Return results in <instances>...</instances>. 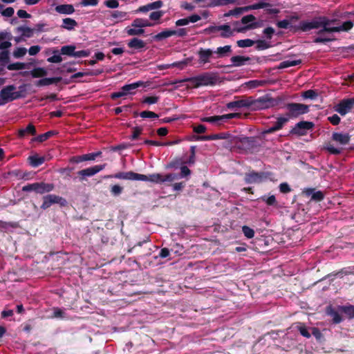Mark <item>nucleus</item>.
<instances>
[{
    "label": "nucleus",
    "mask_w": 354,
    "mask_h": 354,
    "mask_svg": "<svg viewBox=\"0 0 354 354\" xmlns=\"http://www.w3.org/2000/svg\"><path fill=\"white\" fill-rule=\"evenodd\" d=\"M315 124L313 122L300 121L290 131V133L299 136H306L308 131L313 130Z\"/></svg>",
    "instance_id": "7"
},
{
    "label": "nucleus",
    "mask_w": 354,
    "mask_h": 354,
    "mask_svg": "<svg viewBox=\"0 0 354 354\" xmlns=\"http://www.w3.org/2000/svg\"><path fill=\"white\" fill-rule=\"evenodd\" d=\"M222 117L221 115H214L210 117H205L201 119L203 122H209V123H218L221 124L222 122L221 120Z\"/></svg>",
    "instance_id": "54"
},
{
    "label": "nucleus",
    "mask_w": 354,
    "mask_h": 354,
    "mask_svg": "<svg viewBox=\"0 0 354 354\" xmlns=\"http://www.w3.org/2000/svg\"><path fill=\"white\" fill-rule=\"evenodd\" d=\"M162 10L154 11L150 13L149 19L152 21H158L164 15Z\"/></svg>",
    "instance_id": "64"
},
{
    "label": "nucleus",
    "mask_w": 354,
    "mask_h": 354,
    "mask_svg": "<svg viewBox=\"0 0 354 354\" xmlns=\"http://www.w3.org/2000/svg\"><path fill=\"white\" fill-rule=\"evenodd\" d=\"M26 68V64L22 62H15L12 64H10L7 66V68L9 71H17V70H22Z\"/></svg>",
    "instance_id": "55"
},
{
    "label": "nucleus",
    "mask_w": 354,
    "mask_h": 354,
    "mask_svg": "<svg viewBox=\"0 0 354 354\" xmlns=\"http://www.w3.org/2000/svg\"><path fill=\"white\" fill-rule=\"evenodd\" d=\"M232 52V48L231 46L227 45L223 47H218L217 48L215 53L218 55L219 57H223L227 55V53H230Z\"/></svg>",
    "instance_id": "46"
},
{
    "label": "nucleus",
    "mask_w": 354,
    "mask_h": 354,
    "mask_svg": "<svg viewBox=\"0 0 354 354\" xmlns=\"http://www.w3.org/2000/svg\"><path fill=\"white\" fill-rule=\"evenodd\" d=\"M106 167V164L97 165L86 169H82L77 172V175L80 176V180L83 181L86 180V177H91L100 171L103 170Z\"/></svg>",
    "instance_id": "10"
},
{
    "label": "nucleus",
    "mask_w": 354,
    "mask_h": 354,
    "mask_svg": "<svg viewBox=\"0 0 354 354\" xmlns=\"http://www.w3.org/2000/svg\"><path fill=\"white\" fill-rule=\"evenodd\" d=\"M62 80L61 77H44L39 80H38L35 85L37 86H48L53 84H57Z\"/></svg>",
    "instance_id": "17"
},
{
    "label": "nucleus",
    "mask_w": 354,
    "mask_h": 354,
    "mask_svg": "<svg viewBox=\"0 0 354 354\" xmlns=\"http://www.w3.org/2000/svg\"><path fill=\"white\" fill-rule=\"evenodd\" d=\"M255 44H257L256 49L258 50L268 49L270 47V45L269 44H268L266 41L261 39L256 41Z\"/></svg>",
    "instance_id": "59"
},
{
    "label": "nucleus",
    "mask_w": 354,
    "mask_h": 354,
    "mask_svg": "<svg viewBox=\"0 0 354 354\" xmlns=\"http://www.w3.org/2000/svg\"><path fill=\"white\" fill-rule=\"evenodd\" d=\"M229 134L226 133H216V134H212L209 136H199L198 140H218V139H227L229 138Z\"/></svg>",
    "instance_id": "25"
},
{
    "label": "nucleus",
    "mask_w": 354,
    "mask_h": 354,
    "mask_svg": "<svg viewBox=\"0 0 354 354\" xmlns=\"http://www.w3.org/2000/svg\"><path fill=\"white\" fill-rule=\"evenodd\" d=\"M16 32H21L24 37L30 38L33 36L34 29L27 26H19L16 28Z\"/></svg>",
    "instance_id": "31"
},
{
    "label": "nucleus",
    "mask_w": 354,
    "mask_h": 354,
    "mask_svg": "<svg viewBox=\"0 0 354 354\" xmlns=\"http://www.w3.org/2000/svg\"><path fill=\"white\" fill-rule=\"evenodd\" d=\"M100 72H99L100 73ZM98 73L93 72L92 71L88 70L86 72H78L76 73L71 76V81L70 82H81V81H75V79H77L80 77H82L86 75H96Z\"/></svg>",
    "instance_id": "36"
},
{
    "label": "nucleus",
    "mask_w": 354,
    "mask_h": 354,
    "mask_svg": "<svg viewBox=\"0 0 354 354\" xmlns=\"http://www.w3.org/2000/svg\"><path fill=\"white\" fill-rule=\"evenodd\" d=\"M237 0H213L209 4L202 5L201 6L203 8H214L217 6H226L230 3H234Z\"/></svg>",
    "instance_id": "27"
},
{
    "label": "nucleus",
    "mask_w": 354,
    "mask_h": 354,
    "mask_svg": "<svg viewBox=\"0 0 354 354\" xmlns=\"http://www.w3.org/2000/svg\"><path fill=\"white\" fill-rule=\"evenodd\" d=\"M304 194L311 197V201L320 202L324 198V194L322 191H316L315 188H307L304 190Z\"/></svg>",
    "instance_id": "14"
},
{
    "label": "nucleus",
    "mask_w": 354,
    "mask_h": 354,
    "mask_svg": "<svg viewBox=\"0 0 354 354\" xmlns=\"http://www.w3.org/2000/svg\"><path fill=\"white\" fill-rule=\"evenodd\" d=\"M179 178L178 175L174 173L167 174L165 176L162 175L161 183L165 182H172Z\"/></svg>",
    "instance_id": "58"
},
{
    "label": "nucleus",
    "mask_w": 354,
    "mask_h": 354,
    "mask_svg": "<svg viewBox=\"0 0 354 354\" xmlns=\"http://www.w3.org/2000/svg\"><path fill=\"white\" fill-rule=\"evenodd\" d=\"M138 176L139 178H138V180L141 181H149L157 184H160L162 180V174H149V176L138 174Z\"/></svg>",
    "instance_id": "15"
},
{
    "label": "nucleus",
    "mask_w": 354,
    "mask_h": 354,
    "mask_svg": "<svg viewBox=\"0 0 354 354\" xmlns=\"http://www.w3.org/2000/svg\"><path fill=\"white\" fill-rule=\"evenodd\" d=\"M337 21V19H330L328 17L325 19L324 23L326 24L322 25L321 29L319 30L317 32L319 37H317L314 39L313 42L316 44H326L327 42L331 41L333 40V39H330L328 37H322V35L327 32V33H331V32H337L336 31V26L335 27H330L329 26L330 24H336Z\"/></svg>",
    "instance_id": "4"
},
{
    "label": "nucleus",
    "mask_w": 354,
    "mask_h": 354,
    "mask_svg": "<svg viewBox=\"0 0 354 354\" xmlns=\"http://www.w3.org/2000/svg\"><path fill=\"white\" fill-rule=\"evenodd\" d=\"M158 24H159L158 22ZM155 24H157V23H151L148 19H142V18H136L135 19L132 23H131V27L134 28H145V27H150L153 26Z\"/></svg>",
    "instance_id": "19"
},
{
    "label": "nucleus",
    "mask_w": 354,
    "mask_h": 354,
    "mask_svg": "<svg viewBox=\"0 0 354 354\" xmlns=\"http://www.w3.org/2000/svg\"><path fill=\"white\" fill-rule=\"evenodd\" d=\"M10 61V55L8 50L0 51V64L5 66Z\"/></svg>",
    "instance_id": "53"
},
{
    "label": "nucleus",
    "mask_w": 354,
    "mask_h": 354,
    "mask_svg": "<svg viewBox=\"0 0 354 354\" xmlns=\"http://www.w3.org/2000/svg\"><path fill=\"white\" fill-rule=\"evenodd\" d=\"M271 6V4L269 3H266V2H258V3H254L252 5H250V6H245V11H249V10H257V9H261V8H268V7H270Z\"/></svg>",
    "instance_id": "42"
},
{
    "label": "nucleus",
    "mask_w": 354,
    "mask_h": 354,
    "mask_svg": "<svg viewBox=\"0 0 354 354\" xmlns=\"http://www.w3.org/2000/svg\"><path fill=\"white\" fill-rule=\"evenodd\" d=\"M326 17L325 16H319L317 17H315L312 21H310L312 28L313 29H318L320 28L322 25L326 24L324 23Z\"/></svg>",
    "instance_id": "35"
},
{
    "label": "nucleus",
    "mask_w": 354,
    "mask_h": 354,
    "mask_svg": "<svg viewBox=\"0 0 354 354\" xmlns=\"http://www.w3.org/2000/svg\"><path fill=\"white\" fill-rule=\"evenodd\" d=\"M111 17L113 19H128V13L127 12L120 11V10H114L111 12Z\"/></svg>",
    "instance_id": "52"
},
{
    "label": "nucleus",
    "mask_w": 354,
    "mask_h": 354,
    "mask_svg": "<svg viewBox=\"0 0 354 354\" xmlns=\"http://www.w3.org/2000/svg\"><path fill=\"white\" fill-rule=\"evenodd\" d=\"M261 200L262 201L265 202L269 206H277V201L274 195H272L270 196H263L262 197H261Z\"/></svg>",
    "instance_id": "49"
},
{
    "label": "nucleus",
    "mask_w": 354,
    "mask_h": 354,
    "mask_svg": "<svg viewBox=\"0 0 354 354\" xmlns=\"http://www.w3.org/2000/svg\"><path fill=\"white\" fill-rule=\"evenodd\" d=\"M274 104L275 100L274 99L268 97H262L256 100L242 99L230 102L226 104V106L229 109L245 107H251L252 109H265L273 106Z\"/></svg>",
    "instance_id": "1"
},
{
    "label": "nucleus",
    "mask_w": 354,
    "mask_h": 354,
    "mask_svg": "<svg viewBox=\"0 0 354 354\" xmlns=\"http://www.w3.org/2000/svg\"><path fill=\"white\" fill-rule=\"evenodd\" d=\"M298 330L302 336L306 338H310L311 337V333L308 331V328L304 324H300V326H298Z\"/></svg>",
    "instance_id": "62"
},
{
    "label": "nucleus",
    "mask_w": 354,
    "mask_h": 354,
    "mask_svg": "<svg viewBox=\"0 0 354 354\" xmlns=\"http://www.w3.org/2000/svg\"><path fill=\"white\" fill-rule=\"evenodd\" d=\"M126 32L129 36H137L144 34L145 30L142 28H134L131 26L126 28Z\"/></svg>",
    "instance_id": "45"
},
{
    "label": "nucleus",
    "mask_w": 354,
    "mask_h": 354,
    "mask_svg": "<svg viewBox=\"0 0 354 354\" xmlns=\"http://www.w3.org/2000/svg\"><path fill=\"white\" fill-rule=\"evenodd\" d=\"M255 41L250 39H240L236 41V44L240 48H247L253 46Z\"/></svg>",
    "instance_id": "50"
},
{
    "label": "nucleus",
    "mask_w": 354,
    "mask_h": 354,
    "mask_svg": "<svg viewBox=\"0 0 354 354\" xmlns=\"http://www.w3.org/2000/svg\"><path fill=\"white\" fill-rule=\"evenodd\" d=\"M331 138L339 145L345 146L349 143L351 136L348 133L333 132Z\"/></svg>",
    "instance_id": "12"
},
{
    "label": "nucleus",
    "mask_w": 354,
    "mask_h": 354,
    "mask_svg": "<svg viewBox=\"0 0 354 354\" xmlns=\"http://www.w3.org/2000/svg\"><path fill=\"white\" fill-rule=\"evenodd\" d=\"M173 36V30L165 29L163 31L158 33L153 36V39L156 41H161L164 39Z\"/></svg>",
    "instance_id": "34"
},
{
    "label": "nucleus",
    "mask_w": 354,
    "mask_h": 354,
    "mask_svg": "<svg viewBox=\"0 0 354 354\" xmlns=\"http://www.w3.org/2000/svg\"><path fill=\"white\" fill-rule=\"evenodd\" d=\"M52 53L54 54L53 56L47 59V62L50 63H60L62 61L61 53L59 50L53 49Z\"/></svg>",
    "instance_id": "43"
},
{
    "label": "nucleus",
    "mask_w": 354,
    "mask_h": 354,
    "mask_svg": "<svg viewBox=\"0 0 354 354\" xmlns=\"http://www.w3.org/2000/svg\"><path fill=\"white\" fill-rule=\"evenodd\" d=\"M142 128L140 127H135L132 129V134L130 137V139L131 140H137L140 135H141L142 132Z\"/></svg>",
    "instance_id": "60"
},
{
    "label": "nucleus",
    "mask_w": 354,
    "mask_h": 354,
    "mask_svg": "<svg viewBox=\"0 0 354 354\" xmlns=\"http://www.w3.org/2000/svg\"><path fill=\"white\" fill-rule=\"evenodd\" d=\"M55 11L60 14L71 15L75 12V9L71 4H62L57 6L55 8Z\"/></svg>",
    "instance_id": "22"
},
{
    "label": "nucleus",
    "mask_w": 354,
    "mask_h": 354,
    "mask_svg": "<svg viewBox=\"0 0 354 354\" xmlns=\"http://www.w3.org/2000/svg\"><path fill=\"white\" fill-rule=\"evenodd\" d=\"M250 57L236 55L231 57L230 61L232 62V66L240 67L244 66L247 62L250 61Z\"/></svg>",
    "instance_id": "16"
},
{
    "label": "nucleus",
    "mask_w": 354,
    "mask_h": 354,
    "mask_svg": "<svg viewBox=\"0 0 354 354\" xmlns=\"http://www.w3.org/2000/svg\"><path fill=\"white\" fill-rule=\"evenodd\" d=\"M144 84L143 82L138 81L132 84H125L122 86V90L124 91L126 95L128 94L134 93L133 91L136 90L140 86Z\"/></svg>",
    "instance_id": "29"
},
{
    "label": "nucleus",
    "mask_w": 354,
    "mask_h": 354,
    "mask_svg": "<svg viewBox=\"0 0 354 354\" xmlns=\"http://www.w3.org/2000/svg\"><path fill=\"white\" fill-rule=\"evenodd\" d=\"M128 46L131 48L140 50L146 46V43L140 39L133 37L129 41Z\"/></svg>",
    "instance_id": "26"
},
{
    "label": "nucleus",
    "mask_w": 354,
    "mask_h": 354,
    "mask_svg": "<svg viewBox=\"0 0 354 354\" xmlns=\"http://www.w3.org/2000/svg\"><path fill=\"white\" fill-rule=\"evenodd\" d=\"M30 74L33 78L43 77L47 75L48 72L44 68L37 67L32 69L31 71H25L23 73V75L25 76L28 74Z\"/></svg>",
    "instance_id": "21"
},
{
    "label": "nucleus",
    "mask_w": 354,
    "mask_h": 354,
    "mask_svg": "<svg viewBox=\"0 0 354 354\" xmlns=\"http://www.w3.org/2000/svg\"><path fill=\"white\" fill-rule=\"evenodd\" d=\"M242 144L245 145L248 149H253L257 147L255 142V138L253 137H246L243 138Z\"/></svg>",
    "instance_id": "51"
},
{
    "label": "nucleus",
    "mask_w": 354,
    "mask_h": 354,
    "mask_svg": "<svg viewBox=\"0 0 354 354\" xmlns=\"http://www.w3.org/2000/svg\"><path fill=\"white\" fill-rule=\"evenodd\" d=\"M242 232L244 236L248 239H252L254 236V231L253 229L247 225H243L242 227Z\"/></svg>",
    "instance_id": "57"
},
{
    "label": "nucleus",
    "mask_w": 354,
    "mask_h": 354,
    "mask_svg": "<svg viewBox=\"0 0 354 354\" xmlns=\"http://www.w3.org/2000/svg\"><path fill=\"white\" fill-rule=\"evenodd\" d=\"M77 26V22L71 18H65L63 19V24L62 25V28L71 30L75 28Z\"/></svg>",
    "instance_id": "33"
},
{
    "label": "nucleus",
    "mask_w": 354,
    "mask_h": 354,
    "mask_svg": "<svg viewBox=\"0 0 354 354\" xmlns=\"http://www.w3.org/2000/svg\"><path fill=\"white\" fill-rule=\"evenodd\" d=\"M243 12H246L245 6V7H236L234 9L230 10L228 12H225L224 14V17H228L230 16L238 17L240 15H241Z\"/></svg>",
    "instance_id": "41"
},
{
    "label": "nucleus",
    "mask_w": 354,
    "mask_h": 354,
    "mask_svg": "<svg viewBox=\"0 0 354 354\" xmlns=\"http://www.w3.org/2000/svg\"><path fill=\"white\" fill-rule=\"evenodd\" d=\"M354 106V97L352 98L344 99L341 100L334 109L336 112L344 116L349 113Z\"/></svg>",
    "instance_id": "9"
},
{
    "label": "nucleus",
    "mask_w": 354,
    "mask_h": 354,
    "mask_svg": "<svg viewBox=\"0 0 354 354\" xmlns=\"http://www.w3.org/2000/svg\"><path fill=\"white\" fill-rule=\"evenodd\" d=\"M213 50L210 48H201L197 54L198 56V63L201 64H205L209 62L210 58L212 57Z\"/></svg>",
    "instance_id": "13"
},
{
    "label": "nucleus",
    "mask_w": 354,
    "mask_h": 354,
    "mask_svg": "<svg viewBox=\"0 0 354 354\" xmlns=\"http://www.w3.org/2000/svg\"><path fill=\"white\" fill-rule=\"evenodd\" d=\"M268 172L251 171L245 174L244 181L247 184L260 183L269 176Z\"/></svg>",
    "instance_id": "8"
},
{
    "label": "nucleus",
    "mask_w": 354,
    "mask_h": 354,
    "mask_svg": "<svg viewBox=\"0 0 354 354\" xmlns=\"http://www.w3.org/2000/svg\"><path fill=\"white\" fill-rule=\"evenodd\" d=\"M317 93L315 90L309 89L302 93L301 96L305 99L314 100L317 97Z\"/></svg>",
    "instance_id": "56"
},
{
    "label": "nucleus",
    "mask_w": 354,
    "mask_h": 354,
    "mask_svg": "<svg viewBox=\"0 0 354 354\" xmlns=\"http://www.w3.org/2000/svg\"><path fill=\"white\" fill-rule=\"evenodd\" d=\"M55 133L53 131H47L43 134H40L38 136L33 138L32 141H36L38 142H43L50 138L52 136L55 135Z\"/></svg>",
    "instance_id": "38"
},
{
    "label": "nucleus",
    "mask_w": 354,
    "mask_h": 354,
    "mask_svg": "<svg viewBox=\"0 0 354 354\" xmlns=\"http://www.w3.org/2000/svg\"><path fill=\"white\" fill-rule=\"evenodd\" d=\"M75 50V46L73 45H67L64 46L61 48L59 52L61 55H68L70 57L73 56L74 50Z\"/></svg>",
    "instance_id": "44"
},
{
    "label": "nucleus",
    "mask_w": 354,
    "mask_h": 354,
    "mask_svg": "<svg viewBox=\"0 0 354 354\" xmlns=\"http://www.w3.org/2000/svg\"><path fill=\"white\" fill-rule=\"evenodd\" d=\"M294 31L301 30L303 32H308L312 30V26L310 21H301L298 26H294Z\"/></svg>",
    "instance_id": "32"
},
{
    "label": "nucleus",
    "mask_w": 354,
    "mask_h": 354,
    "mask_svg": "<svg viewBox=\"0 0 354 354\" xmlns=\"http://www.w3.org/2000/svg\"><path fill=\"white\" fill-rule=\"evenodd\" d=\"M301 63V59L292 60V61L286 60V61L281 62L279 64V65L277 66V68L283 69V68H288L290 66H295L299 65Z\"/></svg>",
    "instance_id": "37"
},
{
    "label": "nucleus",
    "mask_w": 354,
    "mask_h": 354,
    "mask_svg": "<svg viewBox=\"0 0 354 354\" xmlns=\"http://www.w3.org/2000/svg\"><path fill=\"white\" fill-rule=\"evenodd\" d=\"M28 160L30 165L33 167H37L40 166L45 161L44 157L39 156L38 155L30 156L28 157Z\"/></svg>",
    "instance_id": "30"
},
{
    "label": "nucleus",
    "mask_w": 354,
    "mask_h": 354,
    "mask_svg": "<svg viewBox=\"0 0 354 354\" xmlns=\"http://www.w3.org/2000/svg\"><path fill=\"white\" fill-rule=\"evenodd\" d=\"M288 112L286 118H296L299 116L309 112V106L300 103L291 102L286 105Z\"/></svg>",
    "instance_id": "5"
},
{
    "label": "nucleus",
    "mask_w": 354,
    "mask_h": 354,
    "mask_svg": "<svg viewBox=\"0 0 354 354\" xmlns=\"http://www.w3.org/2000/svg\"><path fill=\"white\" fill-rule=\"evenodd\" d=\"M326 313L329 315L333 320L334 324H339L342 321V316L340 314L334 309L332 306H328L326 308Z\"/></svg>",
    "instance_id": "23"
},
{
    "label": "nucleus",
    "mask_w": 354,
    "mask_h": 354,
    "mask_svg": "<svg viewBox=\"0 0 354 354\" xmlns=\"http://www.w3.org/2000/svg\"><path fill=\"white\" fill-rule=\"evenodd\" d=\"M16 86L13 84L3 87L0 91V106L5 105L8 102L26 96V86H19V91H15Z\"/></svg>",
    "instance_id": "3"
},
{
    "label": "nucleus",
    "mask_w": 354,
    "mask_h": 354,
    "mask_svg": "<svg viewBox=\"0 0 354 354\" xmlns=\"http://www.w3.org/2000/svg\"><path fill=\"white\" fill-rule=\"evenodd\" d=\"M255 19L256 18L254 15H248L242 17L241 23L243 24H247L245 29L251 30L259 27V24L257 22L249 24L250 22L254 21Z\"/></svg>",
    "instance_id": "18"
},
{
    "label": "nucleus",
    "mask_w": 354,
    "mask_h": 354,
    "mask_svg": "<svg viewBox=\"0 0 354 354\" xmlns=\"http://www.w3.org/2000/svg\"><path fill=\"white\" fill-rule=\"evenodd\" d=\"M339 310L344 313L350 319H354V305L348 304L344 306H339Z\"/></svg>",
    "instance_id": "28"
},
{
    "label": "nucleus",
    "mask_w": 354,
    "mask_h": 354,
    "mask_svg": "<svg viewBox=\"0 0 354 354\" xmlns=\"http://www.w3.org/2000/svg\"><path fill=\"white\" fill-rule=\"evenodd\" d=\"M209 29L211 30H224V31H225L226 32L228 33V34H225V33H223V32L221 33V36L223 37H228L230 36V35L231 34V28L227 24H224V25H221V26H211L209 28Z\"/></svg>",
    "instance_id": "39"
},
{
    "label": "nucleus",
    "mask_w": 354,
    "mask_h": 354,
    "mask_svg": "<svg viewBox=\"0 0 354 354\" xmlns=\"http://www.w3.org/2000/svg\"><path fill=\"white\" fill-rule=\"evenodd\" d=\"M140 115L142 118H158V115L153 111H143L140 113Z\"/></svg>",
    "instance_id": "61"
},
{
    "label": "nucleus",
    "mask_w": 354,
    "mask_h": 354,
    "mask_svg": "<svg viewBox=\"0 0 354 354\" xmlns=\"http://www.w3.org/2000/svg\"><path fill=\"white\" fill-rule=\"evenodd\" d=\"M288 118L286 117H279L277 119V121L274 122L273 127L279 131L281 129L283 126L288 122Z\"/></svg>",
    "instance_id": "48"
},
{
    "label": "nucleus",
    "mask_w": 354,
    "mask_h": 354,
    "mask_svg": "<svg viewBox=\"0 0 354 354\" xmlns=\"http://www.w3.org/2000/svg\"><path fill=\"white\" fill-rule=\"evenodd\" d=\"M183 81H189L192 88H196L201 86H212L218 81V75L216 73L205 72L198 75L185 78Z\"/></svg>",
    "instance_id": "2"
},
{
    "label": "nucleus",
    "mask_w": 354,
    "mask_h": 354,
    "mask_svg": "<svg viewBox=\"0 0 354 354\" xmlns=\"http://www.w3.org/2000/svg\"><path fill=\"white\" fill-rule=\"evenodd\" d=\"M106 178H114L117 179L129 180H138L139 178L138 174L134 171H130L127 172H118L113 175H108L105 176Z\"/></svg>",
    "instance_id": "11"
},
{
    "label": "nucleus",
    "mask_w": 354,
    "mask_h": 354,
    "mask_svg": "<svg viewBox=\"0 0 354 354\" xmlns=\"http://www.w3.org/2000/svg\"><path fill=\"white\" fill-rule=\"evenodd\" d=\"M36 133L37 131L35 126L32 124H29L26 128L19 129L18 137L20 138H24L28 134L35 136Z\"/></svg>",
    "instance_id": "24"
},
{
    "label": "nucleus",
    "mask_w": 354,
    "mask_h": 354,
    "mask_svg": "<svg viewBox=\"0 0 354 354\" xmlns=\"http://www.w3.org/2000/svg\"><path fill=\"white\" fill-rule=\"evenodd\" d=\"M324 149L333 155H339L342 153L343 149L340 147H335L332 144L327 143L324 145Z\"/></svg>",
    "instance_id": "40"
},
{
    "label": "nucleus",
    "mask_w": 354,
    "mask_h": 354,
    "mask_svg": "<svg viewBox=\"0 0 354 354\" xmlns=\"http://www.w3.org/2000/svg\"><path fill=\"white\" fill-rule=\"evenodd\" d=\"M123 187L119 185H114L111 187V193L113 196H117L122 194Z\"/></svg>",
    "instance_id": "63"
},
{
    "label": "nucleus",
    "mask_w": 354,
    "mask_h": 354,
    "mask_svg": "<svg viewBox=\"0 0 354 354\" xmlns=\"http://www.w3.org/2000/svg\"><path fill=\"white\" fill-rule=\"evenodd\" d=\"M53 204H59L60 207H66L68 205L67 201L59 196L55 194H48L43 197V203L41 209H47Z\"/></svg>",
    "instance_id": "6"
},
{
    "label": "nucleus",
    "mask_w": 354,
    "mask_h": 354,
    "mask_svg": "<svg viewBox=\"0 0 354 354\" xmlns=\"http://www.w3.org/2000/svg\"><path fill=\"white\" fill-rule=\"evenodd\" d=\"M353 27V23L351 21H346L344 22L341 26H336L337 32H339L341 31H348Z\"/></svg>",
    "instance_id": "47"
},
{
    "label": "nucleus",
    "mask_w": 354,
    "mask_h": 354,
    "mask_svg": "<svg viewBox=\"0 0 354 354\" xmlns=\"http://www.w3.org/2000/svg\"><path fill=\"white\" fill-rule=\"evenodd\" d=\"M37 194H43L53 191L55 185L53 183H37Z\"/></svg>",
    "instance_id": "20"
}]
</instances>
